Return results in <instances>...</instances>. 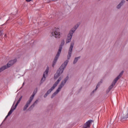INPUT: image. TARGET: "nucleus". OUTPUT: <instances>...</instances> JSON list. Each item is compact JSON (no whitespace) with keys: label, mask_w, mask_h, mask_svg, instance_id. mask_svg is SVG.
<instances>
[{"label":"nucleus","mask_w":128,"mask_h":128,"mask_svg":"<svg viewBox=\"0 0 128 128\" xmlns=\"http://www.w3.org/2000/svg\"><path fill=\"white\" fill-rule=\"evenodd\" d=\"M122 73H120V74L119 76H118L112 82V84L111 85L112 88L113 86H114L116 85V84L118 80H120V78H122Z\"/></svg>","instance_id":"nucleus-9"},{"label":"nucleus","mask_w":128,"mask_h":128,"mask_svg":"<svg viewBox=\"0 0 128 128\" xmlns=\"http://www.w3.org/2000/svg\"><path fill=\"white\" fill-rule=\"evenodd\" d=\"M127 1H128V0H126Z\"/></svg>","instance_id":"nucleus-19"},{"label":"nucleus","mask_w":128,"mask_h":128,"mask_svg":"<svg viewBox=\"0 0 128 128\" xmlns=\"http://www.w3.org/2000/svg\"><path fill=\"white\" fill-rule=\"evenodd\" d=\"M62 46H61L60 47V48L58 50V54L54 60V62L56 63V60H58V57L60 56V52H62Z\"/></svg>","instance_id":"nucleus-10"},{"label":"nucleus","mask_w":128,"mask_h":128,"mask_svg":"<svg viewBox=\"0 0 128 128\" xmlns=\"http://www.w3.org/2000/svg\"><path fill=\"white\" fill-rule=\"evenodd\" d=\"M32 0H26V1L27 2H32Z\"/></svg>","instance_id":"nucleus-17"},{"label":"nucleus","mask_w":128,"mask_h":128,"mask_svg":"<svg viewBox=\"0 0 128 128\" xmlns=\"http://www.w3.org/2000/svg\"><path fill=\"white\" fill-rule=\"evenodd\" d=\"M68 61L66 60L58 70L57 72L54 75V80H56V78H59L58 80L53 85V86L50 90H49L48 92L45 94V95L44 96V98H46V96H48L50 94V92H52V90H54V88H56V86L60 83V82L62 80V76H60V75L62 74V72H64V68H66V66H68Z\"/></svg>","instance_id":"nucleus-1"},{"label":"nucleus","mask_w":128,"mask_h":128,"mask_svg":"<svg viewBox=\"0 0 128 128\" xmlns=\"http://www.w3.org/2000/svg\"><path fill=\"white\" fill-rule=\"evenodd\" d=\"M38 90L36 89V90H34L31 96H30L29 100L32 101V100H34V96H36V94Z\"/></svg>","instance_id":"nucleus-14"},{"label":"nucleus","mask_w":128,"mask_h":128,"mask_svg":"<svg viewBox=\"0 0 128 128\" xmlns=\"http://www.w3.org/2000/svg\"><path fill=\"white\" fill-rule=\"evenodd\" d=\"M32 102V100H30V99L28 100L27 102L24 105L23 108V110L24 111L26 110H28V106H30V104Z\"/></svg>","instance_id":"nucleus-13"},{"label":"nucleus","mask_w":128,"mask_h":128,"mask_svg":"<svg viewBox=\"0 0 128 128\" xmlns=\"http://www.w3.org/2000/svg\"><path fill=\"white\" fill-rule=\"evenodd\" d=\"M48 68L46 71L44 72L43 77L42 79V82H44V80H46V78L48 76Z\"/></svg>","instance_id":"nucleus-12"},{"label":"nucleus","mask_w":128,"mask_h":128,"mask_svg":"<svg viewBox=\"0 0 128 128\" xmlns=\"http://www.w3.org/2000/svg\"><path fill=\"white\" fill-rule=\"evenodd\" d=\"M78 28V24L74 26V28L72 29L70 32L68 34L67 39H66V44H68V42H70V40H72V34L74 32H76V28Z\"/></svg>","instance_id":"nucleus-3"},{"label":"nucleus","mask_w":128,"mask_h":128,"mask_svg":"<svg viewBox=\"0 0 128 128\" xmlns=\"http://www.w3.org/2000/svg\"><path fill=\"white\" fill-rule=\"evenodd\" d=\"M22 96H21L20 97V98H19V100H18V101L17 102L16 104L14 106H12L10 110L8 112V115L6 116V118H8V117L10 116V115L11 114H12V112H14V110H16V106H18V104L20 102V100H22Z\"/></svg>","instance_id":"nucleus-6"},{"label":"nucleus","mask_w":128,"mask_h":128,"mask_svg":"<svg viewBox=\"0 0 128 128\" xmlns=\"http://www.w3.org/2000/svg\"><path fill=\"white\" fill-rule=\"evenodd\" d=\"M125 1L124 0H122L121 2L117 6V8H120V6H122V4H124Z\"/></svg>","instance_id":"nucleus-15"},{"label":"nucleus","mask_w":128,"mask_h":128,"mask_svg":"<svg viewBox=\"0 0 128 128\" xmlns=\"http://www.w3.org/2000/svg\"><path fill=\"white\" fill-rule=\"evenodd\" d=\"M60 28H55V30L51 32L52 36H54L56 38H60L62 36V33L58 30Z\"/></svg>","instance_id":"nucleus-5"},{"label":"nucleus","mask_w":128,"mask_h":128,"mask_svg":"<svg viewBox=\"0 0 128 128\" xmlns=\"http://www.w3.org/2000/svg\"><path fill=\"white\" fill-rule=\"evenodd\" d=\"M120 118L122 120H126L128 118V108H127L126 111L120 114Z\"/></svg>","instance_id":"nucleus-7"},{"label":"nucleus","mask_w":128,"mask_h":128,"mask_svg":"<svg viewBox=\"0 0 128 128\" xmlns=\"http://www.w3.org/2000/svg\"><path fill=\"white\" fill-rule=\"evenodd\" d=\"M92 120H89L87 121L84 125L83 128H90V125L92 124Z\"/></svg>","instance_id":"nucleus-11"},{"label":"nucleus","mask_w":128,"mask_h":128,"mask_svg":"<svg viewBox=\"0 0 128 128\" xmlns=\"http://www.w3.org/2000/svg\"><path fill=\"white\" fill-rule=\"evenodd\" d=\"M12 106H14V104H13Z\"/></svg>","instance_id":"nucleus-18"},{"label":"nucleus","mask_w":128,"mask_h":128,"mask_svg":"<svg viewBox=\"0 0 128 128\" xmlns=\"http://www.w3.org/2000/svg\"><path fill=\"white\" fill-rule=\"evenodd\" d=\"M78 58H80L79 57L75 58L74 62V64H76V62H78Z\"/></svg>","instance_id":"nucleus-16"},{"label":"nucleus","mask_w":128,"mask_h":128,"mask_svg":"<svg viewBox=\"0 0 128 128\" xmlns=\"http://www.w3.org/2000/svg\"><path fill=\"white\" fill-rule=\"evenodd\" d=\"M74 43L72 42L70 44V47L69 48L68 55V59L70 60V56H72V48H74Z\"/></svg>","instance_id":"nucleus-8"},{"label":"nucleus","mask_w":128,"mask_h":128,"mask_svg":"<svg viewBox=\"0 0 128 128\" xmlns=\"http://www.w3.org/2000/svg\"><path fill=\"white\" fill-rule=\"evenodd\" d=\"M68 80V77H66L64 80L62 81V83L59 86V87L58 88L56 92L52 94V98H54V96H56V94H58L60 92V90L64 87V86L66 84V81Z\"/></svg>","instance_id":"nucleus-4"},{"label":"nucleus","mask_w":128,"mask_h":128,"mask_svg":"<svg viewBox=\"0 0 128 128\" xmlns=\"http://www.w3.org/2000/svg\"><path fill=\"white\" fill-rule=\"evenodd\" d=\"M16 59L11 60L8 62V64L6 66H3L1 68H0V72H2L4 70H6V68H10V66H13V64H16Z\"/></svg>","instance_id":"nucleus-2"}]
</instances>
